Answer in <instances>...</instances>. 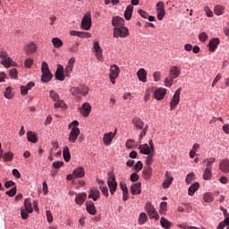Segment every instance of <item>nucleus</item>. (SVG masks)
I'll return each instance as SVG.
<instances>
[{"label": "nucleus", "instance_id": "obj_8", "mask_svg": "<svg viewBox=\"0 0 229 229\" xmlns=\"http://www.w3.org/2000/svg\"><path fill=\"white\" fill-rule=\"evenodd\" d=\"M92 28V18L90 16V13L84 14L81 21V29L89 31Z\"/></svg>", "mask_w": 229, "mask_h": 229}, {"label": "nucleus", "instance_id": "obj_35", "mask_svg": "<svg viewBox=\"0 0 229 229\" xmlns=\"http://www.w3.org/2000/svg\"><path fill=\"white\" fill-rule=\"evenodd\" d=\"M27 139H28L29 142H32L33 144H37V140H38L37 135H35L33 131H29L27 132Z\"/></svg>", "mask_w": 229, "mask_h": 229}, {"label": "nucleus", "instance_id": "obj_46", "mask_svg": "<svg viewBox=\"0 0 229 229\" xmlns=\"http://www.w3.org/2000/svg\"><path fill=\"white\" fill-rule=\"evenodd\" d=\"M229 225V217H226L224 221L220 222L216 229H225V226Z\"/></svg>", "mask_w": 229, "mask_h": 229}, {"label": "nucleus", "instance_id": "obj_5", "mask_svg": "<svg viewBox=\"0 0 229 229\" xmlns=\"http://www.w3.org/2000/svg\"><path fill=\"white\" fill-rule=\"evenodd\" d=\"M145 210L147 214H148V216L150 219H156V221H158L160 219V216H158V212L155 209V207L151 205V202H148L145 206Z\"/></svg>", "mask_w": 229, "mask_h": 229}, {"label": "nucleus", "instance_id": "obj_3", "mask_svg": "<svg viewBox=\"0 0 229 229\" xmlns=\"http://www.w3.org/2000/svg\"><path fill=\"white\" fill-rule=\"evenodd\" d=\"M130 35V32L128 30V28L126 27H119V28H114V33H113V37L114 38H119V37L121 38H126V37H128Z\"/></svg>", "mask_w": 229, "mask_h": 229}, {"label": "nucleus", "instance_id": "obj_1", "mask_svg": "<svg viewBox=\"0 0 229 229\" xmlns=\"http://www.w3.org/2000/svg\"><path fill=\"white\" fill-rule=\"evenodd\" d=\"M182 74V71L178 66H172L169 70V75L165 79V87L171 88L173 87V83H174V80L178 78Z\"/></svg>", "mask_w": 229, "mask_h": 229}, {"label": "nucleus", "instance_id": "obj_43", "mask_svg": "<svg viewBox=\"0 0 229 229\" xmlns=\"http://www.w3.org/2000/svg\"><path fill=\"white\" fill-rule=\"evenodd\" d=\"M49 96L53 101L56 102L60 99V95L58 93L55 92V90H50L49 91Z\"/></svg>", "mask_w": 229, "mask_h": 229}, {"label": "nucleus", "instance_id": "obj_2", "mask_svg": "<svg viewBox=\"0 0 229 229\" xmlns=\"http://www.w3.org/2000/svg\"><path fill=\"white\" fill-rule=\"evenodd\" d=\"M41 71V81H43V83H47L51 80V78H53V74H51V71L49 70V65L47 64V63H42Z\"/></svg>", "mask_w": 229, "mask_h": 229}, {"label": "nucleus", "instance_id": "obj_11", "mask_svg": "<svg viewBox=\"0 0 229 229\" xmlns=\"http://www.w3.org/2000/svg\"><path fill=\"white\" fill-rule=\"evenodd\" d=\"M79 136H80V128L76 126L72 127L68 137L69 142H72V144H76V140H78Z\"/></svg>", "mask_w": 229, "mask_h": 229}, {"label": "nucleus", "instance_id": "obj_64", "mask_svg": "<svg viewBox=\"0 0 229 229\" xmlns=\"http://www.w3.org/2000/svg\"><path fill=\"white\" fill-rule=\"evenodd\" d=\"M10 76L11 78H17V69L13 68L10 70Z\"/></svg>", "mask_w": 229, "mask_h": 229}, {"label": "nucleus", "instance_id": "obj_52", "mask_svg": "<svg viewBox=\"0 0 229 229\" xmlns=\"http://www.w3.org/2000/svg\"><path fill=\"white\" fill-rule=\"evenodd\" d=\"M72 69H74V65L67 64V66L64 70V76H69V74H71V72H72Z\"/></svg>", "mask_w": 229, "mask_h": 229}, {"label": "nucleus", "instance_id": "obj_16", "mask_svg": "<svg viewBox=\"0 0 229 229\" xmlns=\"http://www.w3.org/2000/svg\"><path fill=\"white\" fill-rule=\"evenodd\" d=\"M112 25L114 28H123L124 26V19L119 16H114L112 19Z\"/></svg>", "mask_w": 229, "mask_h": 229}, {"label": "nucleus", "instance_id": "obj_48", "mask_svg": "<svg viewBox=\"0 0 229 229\" xmlns=\"http://www.w3.org/2000/svg\"><path fill=\"white\" fill-rule=\"evenodd\" d=\"M192 180H194V173L191 172L186 176V184L191 185V183H192Z\"/></svg>", "mask_w": 229, "mask_h": 229}, {"label": "nucleus", "instance_id": "obj_9", "mask_svg": "<svg viewBox=\"0 0 229 229\" xmlns=\"http://www.w3.org/2000/svg\"><path fill=\"white\" fill-rule=\"evenodd\" d=\"M107 185L111 194H115V191H117V182H115V175H114V174H109Z\"/></svg>", "mask_w": 229, "mask_h": 229}, {"label": "nucleus", "instance_id": "obj_60", "mask_svg": "<svg viewBox=\"0 0 229 229\" xmlns=\"http://www.w3.org/2000/svg\"><path fill=\"white\" fill-rule=\"evenodd\" d=\"M138 13H140V17L143 19H148V17H149V14L142 9L138 10Z\"/></svg>", "mask_w": 229, "mask_h": 229}, {"label": "nucleus", "instance_id": "obj_63", "mask_svg": "<svg viewBox=\"0 0 229 229\" xmlns=\"http://www.w3.org/2000/svg\"><path fill=\"white\" fill-rule=\"evenodd\" d=\"M131 182H138L139 180V174L137 173L131 174L130 176Z\"/></svg>", "mask_w": 229, "mask_h": 229}, {"label": "nucleus", "instance_id": "obj_40", "mask_svg": "<svg viewBox=\"0 0 229 229\" xmlns=\"http://www.w3.org/2000/svg\"><path fill=\"white\" fill-rule=\"evenodd\" d=\"M52 43L55 48L58 49V47H62L64 46V42H62V39L58 38H54L52 39Z\"/></svg>", "mask_w": 229, "mask_h": 229}, {"label": "nucleus", "instance_id": "obj_21", "mask_svg": "<svg viewBox=\"0 0 229 229\" xmlns=\"http://www.w3.org/2000/svg\"><path fill=\"white\" fill-rule=\"evenodd\" d=\"M114 137H115V133L114 132L106 133L103 138L104 144L106 146L112 144V141L114 140Z\"/></svg>", "mask_w": 229, "mask_h": 229}, {"label": "nucleus", "instance_id": "obj_29", "mask_svg": "<svg viewBox=\"0 0 229 229\" xmlns=\"http://www.w3.org/2000/svg\"><path fill=\"white\" fill-rule=\"evenodd\" d=\"M133 13V5L129 4L124 12V18L126 21H131V14Z\"/></svg>", "mask_w": 229, "mask_h": 229}, {"label": "nucleus", "instance_id": "obj_25", "mask_svg": "<svg viewBox=\"0 0 229 229\" xmlns=\"http://www.w3.org/2000/svg\"><path fill=\"white\" fill-rule=\"evenodd\" d=\"M141 185L142 184L140 182H136V183L131 184V194H134V195L140 194Z\"/></svg>", "mask_w": 229, "mask_h": 229}, {"label": "nucleus", "instance_id": "obj_23", "mask_svg": "<svg viewBox=\"0 0 229 229\" xmlns=\"http://www.w3.org/2000/svg\"><path fill=\"white\" fill-rule=\"evenodd\" d=\"M219 169L222 173H229V160L228 159H223L219 163Z\"/></svg>", "mask_w": 229, "mask_h": 229}, {"label": "nucleus", "instance_id": "obj_53", "mask_svg": "<svg viewBox=\"0 0 229 229\" xmlns=\"http://www.w3.org/2000/svg\"><path fill=\"white\" fill-rule=\"evenodd\" d=\"M99 189H100L102 194H104V196H106V198H108V187H106V185H100Z\"/></svg>", "mask_w": 229, "mask_h": 229}, {"label": "nucleus", "instance_id": "obj_20", "mask_svg": "<svg viewBox=\"0 0 229 229\" xmlns=\"http://www.w3.org/2000/svg\"><path fill=\"white\" fill-rule=\"evenodd\" d=\"M86 210L90 214V216H96V214H98L96 205H94L93 201H89L86 203Z\"/></svg>", "mask_w": 229, "mask_h": 229}, {"label": "nucleus", "instance_id": "obj_51", "mask_svg": "<svg viewBox=\"0 0 229 229\" xmlns=\"http://www.w3.org/2000/svg\"><path fill=\"white\" fill-rule=\"evenodd\" d=\"M125 146L127 149H133V148H135V141L133 140H128Z\"/></svg>", "mask_w": 229, "mask_h": 229}, {"label": "nucleus", "instance_id": "obj_6", "mask_svg": "<svg viewBox=\"0 0 229 229\" xmlns=\"http://www.w3.org/2000/svg\"><path fill=\"white\" fill-rule=\"evenodd\" d=\"M121 72V69L117 64H113L110 67L109 79L113 85H115V80L119 78V73Z\"/></svg>", "mask_w": 229, "mask_h": 229}, {"label": "nucleus", "instance_id": "obj_4", "mask_svg": "<svg viewBox=\"0 0 229 229\" xmlns=\"http://www.w3.org/2000/svg\"><path fill=\"white\" fill-rule=\"evenodd\" d=\"M180 94H182V88H179L175 90L172 100L170 102V110H176V106L180 105Z\"/></svg>", "mask_w": 229, "mask_h": 229}, {"label": "nucleus", "instance_id": "obj_50", "mask_svg": "<svg viewBox=\"0 0 229 229\" xmlns=\"http://www.w3.org/2000/svg\"><path fill=\"white\" fill-rule=\"evenodd\" d=\"M146 221H148V216L146 215V213H140V218H139V223L140 225H144V223H146Z\"/></svg>", "mask_w": 229, "mask_h": 229}, {"label": "nucleus", "instance_id": "obj_38", "mask_svg": "<svg viewBox=\"0 0 229 229\" xmlns=\"http://www.w3.org/2000/svg\"><path fill=\"white\" fill-rule=\"evenodd\" d=\"M24 207H25L26 212H28L29 214H31V212H33V208H31V200L30 199H25Z\"/></svg>", "mask_w": 229, "mask_h": 229}, {"label": "nucleus", "instance_id": "obj_32", "mask_svg": "<svg viewBox=\"0 0 229 229\" xmlns=\"http://www.w3.org/2000/svg\"><path fill=\"white\" fill-rule=\"evenodd\" d=\"M25 51H26V53H28V55H30L31 53H36L37 44H35L34 42L29 43L26 47Z\"/></svg>", "mask_w": 229, "mask_h": 229}, {"label": "nucleus", "instance_id": "obj_55", "mask_svg": "<svg viewBox=\"0 0 229 229\" xmlns=\"http://www.w3.org/2000/svg\"><path fill=\"white\" fill-rule=\"evenodd\" d=\"M156 8H157L156 9L157 12L165 11L164 2H158L156 4Z\"/></svg>", "mask_w": 229, "mask_h": 229}, {"label": "nucleus", "instance_id": "obj_18", "mask_svg": "<svg viewBox=\"0 0 229 229\" xmlns=\"http://www.w3.org/2000/svg\"><path fill=\"white\" fill-rule=\"evenodd\" d=\"M219 42H220L219 38H215L209 41L208 47L211 53H214L216 49H217V47L219 46Z\"/></svg>", "mask_w": 229, "mask_h": 229}, {"label": "nucleus", "instance_id": "obj_7", "mask_svg": "<svg viewBox=\"0 0 229 229\" xmlns=\"http://www.w3.org/2000/svg\"><path fill=\"white\" fill-rule=\"evenodd\" d=\"M0 58H2L1 64L4 65V67L8 68L15 65V63L8 56V52L6 51L0 52Z\"/></svg>", "mask_w": 229, "mask_h": 229}, {"label": "nucleus", "instance_id": "obj_44", "mask_svg": "<svg viewBox=\"0 0 229 229\" xmlns=\"http://www.w3.org/2000/svg\"><path fill=\"white\" fill-rule=\"evenodd\" d=\"M4 98H6V99H12V98H13V93L12 92V88L8 87L5 89L4 92Z\"/></svg>", "mask_w": 229, "mask_h": 229}, {"label": "nucleus", "instance_id": "obj_15", "mask_svg": "<svg viewBox=\"0 0 229 229\" xmlns=\"http://www.w3.org/2000/svg\"><path fill=\"white\" fill-rule=\"evenodd\" d=\"M165 179L163 182V189H169V187L173 183V180L174 179L173 178V176H171V174L169 172H165Z\"/></svg>", "mask_w": 229, "mask_h": 229}, {"label": "nucleus", "instance_id": "obj_22", "mask_svg": "<svg viewBox=\"0 0 229 229\" xmlns=\"http://www.w3.org/2000/svg\"><path fill=\"white\" fill-rule=\"evenodd\" d=\"M137 76H138V80H140V81H142L143 83H146L148 72H146V70L144 68H140L137 72Z\"/></svg>", "mask_w": 229, "mask_h": 229}, {"label": "nucleus", "instance_id": "obj_27", "mask_svg": "<svg viewBox=\"0 0 229 229\" xmlns=\"http://www.w3.org/2000/svg\"><path fill=\"white\" fill-rule=\"evenodd\" d=\"M101 196V192H99V190H90V192L89 194V198H92L93 201H98Z\"/></svg>", "mask_w": 229, "mask_h": 229}, {"label": "nucleus", "instance_id": "obj_12", "mask_svg": "<svg viewBox=\"0 0 229 229\" xmlns=\"http://www.w3.org/2000/svg\"><path fill=\"white\" fill-rule=\"evenodd\" d=\"M92 110V106L89 102L84 103L81 107L80 108V112L83 117H89L90 112Z\"/></svg>", "mask_w": 229, "mask_h": 229}, {"label": "nucleus", "instance_id": "obj_19", "mask_svg": "<svg viewBox=\"0 0 229 229\" xmlns=\"http://www.w3.org/2000/svg\"><path fill=\"white\" fill-rule=\"evenodd\" d=\"M85 199H87V193L86 192H81V193H77L76 198H75V203L77 205H83L85 203Z\"/></svg>", "mask_w": 229, "mask_h": 229}, {"label": "nucleus", "instance_id": "obj_42", "mask_svg": "<svg viewBox=\"0 0 229 229\" xmlns=\"http://www.w3.org/2000/svg\"><path fill=\"white\" fill-rule=\"evenodd\" d=\"M212 178V170L206 168L203 174V180H210Z\"/></svg>", "mask_w": 229, "mask_h": 229}, {"label": "nucleus", "instance_id": "obj_41", "mask_svg": "<svg viewBox=\"0 0 229 229\" xmlns=\"http://www.w3.org/2000/svg\"><path fill=\"white\" fill-rule=\"evenodd\" d=\"M203 199L205 203H212V201H214V197L212 196V193L207 192L204 194Z\"/></svg>", "mask_w": 229, "mask_h": 229}, {"label": "nucleus", "instance_id": "obj_47", "mask_svg": "<svg viewBox=\"0 0 229 229\" xmlns=\"http://www.w3.org/2000/svg\"><path fill=\"white\" fill-rule=\"evenodd\" d=\"M148 155V156L147 157L146 164H147L148 167H149V165H151V164H153V157H155V154L152 152Z\"/></svg>", "mask_w": 229, "mask_h": 229}, {"label": "nucleus", "instance_id": "obj_45", "mask_svg": "<svg viewBox=\"0 0 229 229\" xmlns=\"http://www.w3.org/2000/svg\"><path fill=\"white\" fill-rule=\"evenodd\" d=\"M3 158L5 162H11V160H13V153L7 152L4 155Z\"/></svg>", "mask_w": 229, "mask_h": 229}, {"label": "nucleus", "instance_id": "obj_49", "mask_svg": "<svg viewBox=\"0 0 229 229\" xmlns=\"http://www.w3.org/2000/svg\"><path fill=\"white\" fill-rule=\"evenodd\" d=\"M91 37H92V34H90V32H85V31L79 32L80 38H90Z\"/></svg>", "mask_w": 229, "mask_h": 229}, {"label": "nucleus", "instance_id": "obj_56", "mask_svg": "<svg viewBox=\"0 0 229 229\" xmlns=\"http://www.w3.org/2000/svg\"><path fill=\"white\" fill-rule=\"evenodd\" d=\"M142 162L141 161H138L135 165H134V171H136V173H139V171H142Z\"/></svg>", "mask_w": 229, "mask_h": 229}, {"label": "nucleus", "instance_id": "obj_59", "mask_svg": "<svg viewBox=\"0 0 229 229\" xmlns=\"http://www.w3.org/2000/svg\"><path fill=\"white\" fill-rule=\"evenodd\" d=\"M158 21H164V17H165V11H157Z\"/></svg>", "mask_w": 229, "mask_h": 229}, {"label": "nucleus", "instance_id": "obj_54", "mask_svg": "<svg viewBox=\"0 0 229 229\" xmlns=\"http://www.w3.org/2000/svg\"><path fill=\"white\" fill-rule=\"evenodd\" d=\"M199 40H200V42H207V40H208V35L205 32H201L199 35Z\"/></svg>", "mask_w": 229, "mask_h": 229}, {"label": "nucleus", "instance_id": "obj_28", "mask_svg": "<svg viewBox=\"0 0 229 229\" xmlns=\"http://www.w3.org/2000/svg\"><path fill=\"white\" fill-rule=\"evenodd\" d=\"M74 178H83L85 176V169L80 166L72 172Z\"/></svg>", "mask_w": 229, "mask_h": 229}, {"label": "nucleus", "instance_id": "obj_58", "mask_svg": "<svg viewBox=\"0 0 229 229\" xmlns=\"http://www.w3.org/2000/svg\"><path fill=\"white\" fill-rule=\"evenodd\" d=\"M5 194H6L7 196H11V197L15 196V194H17V188H16V187L12 188L10 191H7L5 192Z\"/></svg>", "mask_w": 229, "mask_h": 229}, {"label": "nucleus", "instance_id": "obj_57", "mask_svg": "<svg viewBox=\"0 0 229 229\" xmlns=\"http://www.w3.org/2000/svg\"><path fill=\"white\" fill-rule=\"evenodd\" d=\"M165 210H167V202L163 201L160 204V210H159V212H160V214H164Z\"/></svg>", "mask_w": 229, "mask_h": 229}, {"label": "nucleus", "instance_id": "obj_10", "mask_svg": "<svg viewBox=\"0 0 229 229\" xmlns=\"http://www.w3.org/2000/svg\"><path fill=\"white\" fill-rule=\"evenodd\" d=\"M70 92H71L72 96H75V97L80 96V94H81L82 96H87L89 94V88H87V87H81V88L72 87L70 89Z\"/></svg>", "mask_w": 229, "mask_h": 229}, {"label": "nucleus", "instance_id": "obj_13", "mask_svg": "<svg viewBox=\"0 0 229 229\" xmlns=\"http://www.w3.org/2000/svg\"><path fill=\"white\" fill-rule=\"evenodd\" d=\"M165 94H167V89L164 88H158L155 90L154 98L157 99V101H161L164 98H165Z\"/></svg>", "mask_w": 229, "mask_h": 229}, {"label": "nucleus", "instance_id": "obj_24", "mask_svg": "<svg viewBox=\"0 0 229 229\" xmlns=\"http://www.w3.org/2000/svg\"><path fill=\"white\" fill-rule=\"evenodd\" d=\"M139 149H140V153H141V155H149L151 153H154L153 151H151L149 145H148L147 143L143 144V145H140Z\"/></svg>", "mask_w": 229, "mask_h": 229}, {"label": "nucleus", "instance_id": "obj_33", "mask_svg": "<svg viewBox=\"0 0 229 229\" xmlns=\"http://www.w3.org/2000/svg\"><path fill=\"white\" fill-rule=\"evenodd\" d=\"M153 173V170L151 169V166H147L143 170V178L145 180H149L151 178V174Z\"/></svg>", "mask_w": 229, "mask_h": 229}, {"label": "nucleus", "instance_id": "obj_31", "mask_svg": "<svg viewBox=\"0 0 229 229\" xmlns=\"http://www.w3.org/2000/svg\"><path fill=\"white\" fill-rule=\"evenodd\" d=\"M198 189H199V182H195L191 184L188 189L189 196H194V193L196 192V191H198Z\"/></svg>", "mask_w": 229, "mask_h": 229}, {"label": "nucleus", "instance_id": "obj_61", "mask_svg": "<svg viewBox=\"0 0 229 229\" xmlns=\"http://www.w3.org/2000/svg\"><path fill=\"white\" fill-rule=\"evenodd\" d=\"M62 165H64V161H55L53 163V167L55 169H60V167H62Z\"/></svg>", "mask_w": 229, "mask_h": 229}, {"label": "nucleus", "instance_id": "obj_26", "mask_svg": "<svg viewBox=\"0 0 229 229\" xmlns=\"http://www.w3.org/2000/svg\"><path fill=\"white\" fill-rule=\"evenodd\" d=\"M132 124H134V128H137V130L144 129V122L140 120V118H137V117L133 118Z\"/></svg>", "mask_w": 229, "mask_h": 229}, {"label": "nucleus", "instance_id": "obj_34", "mask_svg": "<svg viewBox=\"0 0 229 229\" xmlns=\"http://www.w3.org/2000/svg\"><path fill=\"white\" fill-rule=\"evenodd\" d=\"M216 162V157H209L203 160V164H206V169L212 170V164Z\"/></svg>", "mask_w": 229, "mask_h": 229}, {"label": "nucleus", "instance_id": "obj_14", "mask_svg": "<svg viewBox=\"0 0 229 229\" xmlns=\"http://www.w3.org/2000/svg\"><path fill=\"white\" fill-rule=\"evenodd\" d=\"M93 47L96 52L95 56L97 57V60H99L101 62V60H103V49L99 46V42L96 41Z\"/></svg>", "mask_w": 229, "mask_h": 229}, {"label": "nucleus", "instance_id": "obj_17", "mask_svg": "<svg viewBox=\"0 0 229 229\" xmlns=\"http://www.w3.org/2000/svg\"><path fill=\"white\" fill-rule=\"evenodd\" d=\"M55 80H58V81H64V80H65V72H64V67H62V65L57 67Z\"/></svg>", "mask_w": 229, "mask_h": 229}, {"label": "nucleus", "instance_id": "obj_37", "mask_svg": "<svg viewBox=\"0 0 229 229\" xmlns=\"http://www.w3.org/2000/svg\"><path fill=\"white\" fill-rule=\"evenodd\" d=\"M54 108H64L65 110V109H67V104H65V102L64 100L59 98L54 104Z\"/></svg>", "mask_w": 229, "mask_h": 229}, {"label": "nucleus", "instance_id": "obj_30", "mask_svg": "<svg viewBox=\"0 0 229 229\" xmlns=\"http://www.w3.org/2000/svg\"><path fill=\"white\" fill-rule=\"evenodd\" d=\"M160 225L165 229H171L173 226V223H171L169 220H167L165 217H161L160 219Z\"/></svg>", "mask_w": 229, "mask_h": 229}, {"label": "nucleus", "instance_id": "obj_62", "mask_svg": "<svg viewBox=\"0 0 229 229\" xmlns=\"http://www.w3.org/2000/svg\"><path fill=\"white\" fill-rule=\"evenodd\" d=\"M24 65H25V67H28L30 69L31 67V65H33V59H31V58L26 59L24 62Z\"/></svg>", "mask_w": 229, "mask_h": 229}, {"label": "nucleus", "instance_id": "obj_39", "mask_svg": "<svg viewBox=\"0 0 229 229\" xmlns=\"http://www.w3.org/2000/svg\"><path fill=\"white\" fill-rule=\"evenodd\" d=\"M214 12L216 15H223V13H225V7L221 4H217L215 6Z\"/></svg>", "mask_w": 229, "mask_h": 229}, {"label": "nucleus", "instance_id": "obj_36", "mask_svg": "<svg viewBox=\"0 0 229 229\" xmlns=\"http://www.w3.org/2000/svg\"><path fill=\"white\" fill-rule=\"evenodd\" d=\"M63 157L65 162L71 161V152L69 151V147H64L63 149Z\"/></svg>", "mask_w": 229, "mask_h": 229}]
</instances>
